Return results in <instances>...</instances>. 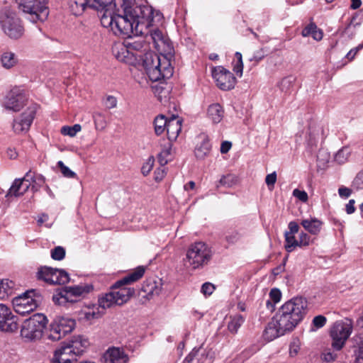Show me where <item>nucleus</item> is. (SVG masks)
Returning <instances> with one entry per match:
<instances>
[{
  "mask_svg": "<svg viewBox=\"0 0 363 363\" xmlns=\"http://www.w3.org/2000/svg\"><path fill=\"white\" fill-rule=\"evenodd\" d=\"M145 268L138 267L133 272L117 281L111 288L109 292L99 298V306L103 309L112 307L113 305H123L126 303L135 294V289L126 286L143 277Z\"/></svg>",
  "mask_w": 363,
  "mask_h": 363,
  "instance_id": "obj_1",
  "label": "nucleus"
},
{
  "mask_svg": "<svg viewBox=\"0 0 363 363\" xmlns=\"http://www.w3.org/2000/svg\"><path fill=\"white\" fill-rule=\"evenodd\" d=\"M308 302L301 296L294 297L285 302L274 316L281 329L291 332L303 319L307 313Z\"/></svg>",
  "mask_w": 363,
  "mask_h": 363,
  "instance_id": "obj_2",
  "label": "nucleus"
},
{
  "mask_svg": "<svg viewBox=\"0 0 363 363\" xmlns=\"http://www.w3.org/2000/svg\"><path fill=\"white\" fill-rule=\"evenodd\" d=\"M100 18L101 25L105 28H110L117 35L130 37L140 34L135 33V23L128 7L124 9L123 15L116 14L114 10H112L106 16H101Z\"/></svg>",
  "mask_w": 363,
  "mask_h": 363,
  "instance_id": "obj_3",
  "label": "nucleus"
},
{
  "mask_svg": "<svg viewBox=\"0 0 363 363\" xmlns=\"http://www.w3.org/2000/svg\"><path fill=\"white\" fill-rule=\"evenodd\" d=\"M143 66L150 79L153 82L169 79L173 74L170 62L164 56L160 57L152 52L145 54Z\"/></svg>",
  "mask_w": 363,
  "mask_h": 363,
  "instance_id": "obj_4",
  "label": "nucleus"
},
{
  "mask_svg": "<svg viewBox=\"0 0 363 363\" xmlns=\"http://www.w3.org/2000/svg\"><path fill=\"white\" fill-rule=\"evenodd\" d=\"M211 248L203 242H196L189 245L184 258V264L192 269H201L212 259Z\"/></svg>",
  "mask_w": 363,
  "mask_h": 363,
  "instance_id": "obj_5",
  "label": "nucleus"
},
{
  "mask_svg": "<svg viewBox=\"0 0 363 363\" xmlns=\"http://www.w3.org/2000/svg\"><path fill=\"white\" fill-rule=\"evenodd\" d=\"M18 9L32 23L44 22L49 16L48 0H19Z\"/></svg>",
  "mask_w": 363,
  "mask_h": 363,
  "instance_id": "obj_6",
  "label": "nucleus"
},
{
  "mask_svg": "<svg viewBox=\"0 0 363 363\" xmlns=\"http://www.w3.org/2000/svg\"><path fill=\"white\" fill-rule=\"evenodd\" d=\"M0 25L4 33L10 38L18 39L24 32L21 19L15 11L5 7L0 12Z\"/></svg>",
  "mask_w": 363,
  "mask_h": 363,
  "instance_id": "obj_7",
  "label": "nucleus"
},
{
  "mask_svg": "<svg viewBox=\"0 0 363 363\" xmlns=\"http://www.w3.org/2000/svg\"><path fill=\"white\" fill-rule=\"evenodd\" d=\"M48 319L42 313H36L26 319L22 325L21 335L28 340H36L41 337L43 330L46 327Z\"/></svg>",
  "mask_w": 363,
  "mask_h": 363,
  "instance_id": "obj_8",
  "label": "nucleus"
},
{
  "mask_svg": "<svg viewBox=\"0 0 363 363\" xmlns=\"http://www.w3.org/2000/svg\"><path fill=\"white\" fill-rule=\"evenodd\" d=\"M92 289L93 286L89 284L65 287L56 291L52 296V301L60 306L73 303L77 301V297L88 294Z\"/></svg>",
  "mask_w": 363,
  "mask_h": 363,
  "instance_id": "obj_9",
  "label": "nucleus"
},
{
  "mask_svg": "<svg viewBox=\"0 0 363 363\" xmlns=\"http://www.w3.org/2000/svg\"><path fill=\"white\" fill-rule=\"evenodd\" d=\"M133 18L135 23V29L136 33H143V28H148L152 26L154 16L153 9L150 6H136L128 7ZM162 16L160 12H157L155 17L160 19Z\"/></svg>",
  "mask_w": 363,
  "mask_h": 363,
  "instance_id": "obj_10",
  "label": "nucleus"
},
{
  "mask_svg": "<svg viewBox=\"0 0 363 363\" xmlns=\"http://www.w3.org/2000/svg\"><path fill=\"white\" fill-rule=\"evenodd\" d=\"M352 320L349 318L336 321L330 330L332 347L335 350H340L352 332Z\"/></svg>",
  "mask_w": 363,
  "mask_h": 363,
  "instance_id": "obj_11",
  "label": "nucleus"
},
{
  "mask_svg": "<svg viewBox=\"0 0 363 363\" xmlns=\"http://www.w3.org/2000/svg\"><path fill=\"white\" fill-rule=\"evenodd\" d=\"M76 325L74 319L68 316L56 317L50 325L48 338L52 341H57L71 333Z\"/></svg>",
  "mask_w": 363,
  "mask_h": 363,
  "instance_id": "obj_12",
  "label": "nucleus"
},
{
  "mask_svg": "<svg viewBox=\"0 0 363 363\" xmlns=\"http://www.w3.org/2000/svg\"><path fill=\"white\" fill-rule=\"evenodd\" d=\"M36 277L38 280H42L50 285L65 284L69 281V274L65 270L47 266L38 268Z\"/></svg>",
  "mask_w": 363,
  "mask_h": 363,
  "instance_id": "obj_13",
  "label": "nucleus"
},
{
  "mask_svg": "<svg viewBox=\"0 0 363 363\" xmlns=\"http://www.w3.org/2000/svg\"><path fill=\"white\" fill-rule=\"evenodd\" d=\"M31 294H34V290L18 294L12 298V304L16 313L25 315L38 307V301Z\"/></svg>",
  "mask_w": 363,
  "mask_h": 363,
  "instance_id": "obj_14",
  "label": "nucleus"
},
{
  "mask_svg": "<svg viewBox=\"0 0 363 363\" xmlns=\"http://www.w3.org/2000/svg\"><path fill=\"white\" fill-rule=\"evenodd\" d=\"M27 100L24 90L20 87H14L6 95L2 106L7 110L18 112L26 105Z\"/></svg>",
  "mask_w": 363,
  "mask_h": 363,
  "instance_id": "obj_15",
  "label": "nucleus"
},
{
  "mask_svg": "<svg viewBox=\"0 0 363 363\" xmlns=\"http://www.w3.org/2000/svg\"><path fill=\"white\" fill-rule=\"evenodd\" d=\"M212 77L217 86L223 91L233 89L237 82L234 74L222 66H218L213 69Z\"/></svg>",
  "mask_w": 363,
  "mask_h": 363,
  "instance_id": "obj_16",
  "label": "nucleus"
},
{
  "mask_svg": "<svg viewBox=\"0 0 363 363\" xmlns=\"http://www.w3.org/2000/svg\"><path fill=\"white\" fill-rule=\"evenodd\" d=\"M38 105L33 104L21 115L18 119H15L13 123V129L15 133H21L27 132L35 116Z\"/></svg>",
  "mask_w": 363,
  "mask_h": 363,
  "instance_id": "obj_17",
  "label": "nucleus"
},
{
  "mask_svg": "<svg viewBox=\"0 0 363 363\" xmlns=\"http://www.w3.org/2000/svg\"><path fill=\"white\" fill-rule=\"evenodd\" d=\"M18 318L13 315L11 309L0 303V330L13 333L18 329Z\"/></svg>",
  "mask_w": 363,
  "mask_h": 363,
  "instance_id": "obj_18",
  "label": "nucleus"
},
{
  "mask_svg": "<svg viewBox=\"0 0 363 363\" xmlns=\"http://www.w3.org/2000/svg\"><path fill=\"white\" fill-rule=\"evenodd\" d=\"M112 53L120 62L133 65L136 61L135 55L128 49V45L123 43H116L112 47Z\"/></svg>",
  "mask_w": 363,
  "mask_h": 363,
  "instance_id": "obj_19",
  "label": "nucleus"
},
{
  "mask_svg": "<svg viewBox=\"0 0 363 363\" xmlns=\"http://www.w3.org/2000/svg\"><path fill=\"white\" fill-rule=\"evenodd\" d=\"M78 356L67 345L61 346L54 354L55 363H72Z\"/></svg>",
  "mask_w": 363,
  "mask_h": 363,
  "instance_id": "obj_20",
  "label": "nucleus"
},
{
  "mask_svg": "<svg viewBox=\"0 0 363 363\" xmlns=\"http://www.w3.org/2000/svg\"><path fill=\"white\" fill-rule=\"evenodd\" d=\"M182 120L178 116L173 115L169 118L167 126V134L168 142L175 141L182 130Z\"/></svg>",
  "mask_w": 363,
  "mask_h": 363,
  "instance_id": "obj_21",
  "label": "nucleus"
},
{
  "mask_svg": "<svg viewBox=\"0 0 363 363\" xmlns=\"http://www.w3.org/2000/svg\"><path fill=\"white\" fill-rule=\"evenodd\" d=\"M104 358V363H127L128 360L123 350L116 347L108 350Z\"/></svg>",
  "mask_w": 363,
  "mask_h": 363,
  "instance_id": "obj_22",
  "label": "nucleus"
},
{
  "mask_svg": "<svg viewBox=\"0 0 363 363\" xmlns=\"http://www.w3.org/2000/svg\"><path fill=\"white\" fill-rule=\"evenodd\" d=\"M114 0H89V8L97 11L101 16H106L114 10Z\"/></svg>",
  "mask_w": 363,
  "mask_h": 363,
  "instance_id": "obj_23",
  "label": "nucleus"
},
{
  "mask_svg": "<svg viewBox=\"0 0 363 363\" xmlns=\"http://www.w3.org/2000/svg\"><path fill=\"white\" fill-rule=\"evenodd\" d=\"M323 133V128L319 125L312 123L308 126L307 132V145L311 149V152L313 150L314 147H317L320 136Z\"/></svg>",
  "mask_w": 363,
  "mask_h": 363,
  "instance_id": "obj_24",
  "label": "nucleus"
},
{
  "mask_svg": "<svg viewBox=\"0 0 363 363\" xmlns=\"http://www.w3.org/2000/svg\"><path fill=\"white\" fill-rule=\"evenodd\" d=\"M161 291L160 286L153 280L145 281L139 291V296L146 299H150L155 295H158Z\"/></svg>",
  "mask_w": 363,
  "mask_h": 363,
  "instance_id": "obj_25",
  "label": "nucleus"
},
{
  "mask_svg": "<svg viewBox=\"0 0 363 363\" xmlns=\"http://www.w3.org/2000/svg\"><path fill=\"white\" fill-rule=\"evenodd\" d=\"M287 332L281 329L279 324L275 321L274 317L272 322L269 323L264 330V337L268 341H272L279 336L284 335Z\"/></svg>",
  "mask_w": 363,
  "mask_h": 363,
  "instance_id": "obj_26",
  "label": "nucleus"
},
{
  "mask_svg": "<svg viewBox=\"0 0 363 363\" xmlns=\"http://www.w3.org/2000/svg\"><path fill=\"white\" fill-rule=\"evenodd\" d=\"M30 188V183L24 182L21 179H16L9 189L6 196L18 197L23 196Z\"/></svg>",
  "mask_w": 363,
  "mask_h": 363,
  "instance_id": "obj_27",
  "label": "nucleus"
},
{
  "mask_svg": "<svg viewBox=\"0 0 363 363\" xmlns=\"http://www.w3.org/2000/svg\"><path fill=\"white\" fill-rule=\"evenodd\" d=\"M67 345L70 347L77 356L82 355L85 349L89 345L87 338L84 336L74 337Z\"/></svg>",
  "mask_w": 363,
  "mask_h": 363,
  "instance_id": "obj_28",
  "label": "nucleus"
},
{
  "mask_svg": "<svg viewBox=\"0 0 363 363\" xmlns=\"http://www.w3.org/2000/svg\"><path fill=\"white\" fill-rule=\"evenodd\" d=\"M17 289L14 281L9 279L0 280V299H6L16 294Z\"/></svg>",
  "mask_w": 363,
  "mask_h": 363,
  "instance_id": "obj_29",
  "label": "nucleus"
},
{
  "mask_svg": "<svg viewBox=\"0 0 363 363\" xmlns=\"http://www.w3.org/2000/svg\"><path fill=\"white\" fill-rule=\"evenodd\" d=\"M301 224L309 233L317 235L320 232L323 223L317 218H311L303 220Z\"/></svg>",
  "mask_w": 363,
  "mask_h": 363,
  "instance_id": "obj_30",
  "label": "nucleus"
},
{
  "mask_svg": "<svg viewBox=\"0 0 363 363\" xmlns=\"http://www.w3.org/2000/svg\"><path fill=\"white\" fill-rule=\"evenodd\" d=\"M224 111L219 104H213L208 106V116L213 123H220L223 118Z\"/></svg>",
  "mask_w": 363,
  "mask_h": 363,
  "instance_id": "obj_31",
  "label": "nucleus"
},
{
  "mask_svg": "<svg viewBox=\"0 0 363 363\" xmlns=\"http://www.w3.org/2000/svg\"><path fill=\"white\" fill-rule=\"evenodd\" d=\"M356 345L354 346V363H363V333L355 337Z\"/></svg>",
  "mask_w": 363,
  "mask_h": 363,
  "instance_id": "obj_32",
  "label": "nucleus"
},
{
  "mask_svg": "<svg viewBox=\"0 0 363 363\" xmlns=\"http://www.w3.org/2000/svg\"><path fill=\"white\" fill-rule=\"evenodd\" d=\"M86 8H89V0H71L70 9L75 16H80Z\"/></svg>",
  "mask_w": 363,
  "mask_h": 363,
  "instance_id": "obj_33",
  "label": "nucleus"
},
{
  "mask_svg": "<svg viewBox=\"0 0 363 363\" xmlns=\"http://www.w3.org/2000/svg\"><path fill=\"white\" fill-rule=\"evenodd\" d=\"M302 35L303 37L311 35L314 40L318 41L323 38V32L318 29L317 26L311 23L303 29Z\"/></svg>",
  "mask_w": 363,
  "mask_h": 363,
  "instance_id": "obj_34",
  "label": "nucleus"
},
{
  "mask_svg": "<svg viewBox=\"0 0 363 363\" xmlns=\"http://www.w3.org/2000/svg\"><path fill=\"white\" fill-rule=\"evenodd\" d=\"M172 143L167 142L161 152L158 154V162L162 167L166 165L171 160Z\"/></svg>",
  "mask_w": 363,
  "mask_h": 363,
  "instance_id": "obj_35",
  "label": "nucleus"
},
{
  "mask_svg": "<svg viewBox=\"0 0 363 363\" xmlns=\"http://www.w3.org/2000/svg\"><path fill=\"white\" fill-rule=\"evenodd\" d=\"M99 306H93L91 308H87L81 312V318L86 320H91L100 318L103 312L99 311Z\"/></svg>",
  "mask_w": 363,
  "mask_h": 363,
  "instance_id": "obj_36",
  "label": "nucleus"
},
{
  "mask_svg": "<svg viewBox=\"0 0 363 363\" xmlns=\"http://www.w3.org/2000/svg\"><path fill=\"white\" fill-rule=\"evenodd\" d=\"M127 38L128 40H125L124 43L128 45V49L130 50L132 52H133V51L142 50L145 45V40L140 38H132V35Z\"/></svg>",
  "mask_w": 363,
  "mask_h": 363,
  "instance_id": "obj_37",
  "label": "nucleus"
},
{
  "mask_svg": "<svg viewBox=\"0 0 363 363\" xmlns=\"http://www.w3.org/2000/svg\"><path fill=\"white\" fill-rule=\"evenodd\" d=\"M211 145L208 139H204L195 149V155L199 159H203L210 152Z\"/></svg>",
  "mask_w": 363,
  "mask_h": 363,
  "instance_id": "obj_38",
  "label": "nucleus"
},
{
  "mask_svg": "<svg viewBox=\"0 0 363 363\" xmlns=\"http://www.w3.org/2000/svg\"><path fill=\"white\" fill-rule=\"evenodd\" d=\"M150 37L152 40L154 44V47L160 50L161 46L164 45L166 43V40L162 33L159 29H154L150 31Z\"/></svg>",
  "mask_w": 363,
  "mask_h": 363,
  "instance_id": "obj_39",
  "label": "nucleus"
},
{
  "mask_svg": "<svg viewBox=\"0 0 363 363\" xmlns=\"http://www.w3.org/2000/svg\"><path fill=\"white\" fill-rule=\"evenodd\" d=\"M169 118H167L164 115L157 116L154 121L155 131L157 135H161L167 130V123Z\"/></svg>",
  "mask_w": 363,
  "mask_h": 363,
  "instance_id": "obj_40",
  "label": "nucleus"
},
{
  "mask_svg": "<svg viewBox=\"0 0 363 363\" xmlns=\"http://www.w3.org/2000/svg\"><path fill=\"white\" fill-rule=\"evenodd\" d=\"M1 62L4 67L10 69L16 64L17 60L14 53L5 52L1 55Z\"/></svg>",
  "mask_w": 363,
  "mask_h": 363,
  "instance_id": "obj_41",
  "label": "nucleus"
},
{
  "mask_svg": "<svg viewBox=\"0 0 363 363\" xmlns=\"http://www.w3.org/2000/svg\"><path fill=\"white\" fill-rule=\"evenodd\" d=\"M284 247L286 252H291L298 247V240L295 238V235L291 233H285Z\"/></svg>",
  "mask_w": 363,
  "mask_h": 363,
  "instance_id": "obj_42",
  "label": "nucleus"
},
{
  "mask_svg": "<svg viewBox=\"0 0 363 363\" xmlns=\"http://www.w3.org/2000/svg\"><path fill=\"white\" fill-rule=\"evenodd\" d=\"M243 323L244 318L242 315L240 314L235 315L231 317V320L228 325V328L230 333H236Z\"/></svg>",
  "mask_w": 363,
  "mask_h": 363,
  "instance_id": "obj_43",
  "label": "nucleus"
},
{
  "mask_svg": "<svg viewBox=\"0 0 363 363\" xmlns=\"http://www.w3.org/2000/svg\"><path fill=\"white\" fill-rule=\"evenodd\" d=\"M355 18V16H353L351 18L350 22L342 30H341L340 28L338 30L342 36H347L349 39L353 38L355 35V27L357 25H358V23L353 25V22Z\"/></svg>",
  "mask_w": 363,
  "mask_h": 363,
  "instance_id": "obj_44",
  "label": "nucleus"
},
{
  "mask_svg": "<svg viewBox=\"0 0 363 363\" xmlns=\"http://www.w3.org/2000/svg\"><path fill=\"white\" fill-rule=\"evenodd\" d=\"M350 148L347 147H343L340 149L335 155V160L338 164H344L346 162L350 155Z\"/></svg>",
  "mask_w": 363,
  "mask_h": 363,
  "instance_id": "obj_45",
  "label": "nucleus"
},
{
  "mask_svg": "<svg viewBox=\"0 0 363 363\" xmlns=\"http://www.w3.org/2000/svg\"><path fill=\"white\" fill-rule=\"evenodd\" d=\"M236 61L233 62V71L240 77H242L243 72V62L242 56L240 52H236L235 54Z\"/></svg>",
  "mask_w": 363,
  "mask_h": 363,
  "instance_id": "obj_46",
  "label": "nucleus"
},
{
  "mask_svg": "<svg viewBox=\"0 0 363 363\" xmlns=\"http://www.w3.org/2000/svg\"><path fill=\"white\" fill-rule=\"evenodd\" d=\"M295 82L293 76H288L282 79L279 83V89L282 92L288 93Z\"/></svg>",
  "mask_w": 363,
  "mask_h": 363,
  "instance_id": "obj_47",
  "label": "nucleus"
},
{
  "mask_svg": "<svg viewBox=\"0 0 363 363\" xmlns=\"http://www.w3.org/2000/svg\"><path fill=\"white\" fill-rule=\"evenodd\" d=\"M81 129L82 127L79 124H74L72 126L65 125L62 127L61 133L64 135L74 137L77 135L78 132L81 130Z\"/></svg>",
  "mask_w": 363,
  "mask_h": 363,
  "instance_id": "obj_48",
  "label": "nucleus"
},
{
  "mask_svg": "<svg viewBox=\"0 0 363 363\" xmlns=\"http://www.w3.org/2000/svg\"><path fill=\"white\" fill-rule=\"evenodd\" d=\"M298 247L303 248L309 246L313 242L314 239H312L311 236L306 233L301 232L298 237Z\"/></svg>",
  "mask_w": 363,
  "mask_h": 363,
  "instance_id": "obj_49",
  "label": "nucleus"
},
{
  "mask_svg": "<svg viewBox=\"0 0 363 363\" xmlns=\"http://www.w3.org/2000/svg\"><path fill=\"white\" fill-rule=\"evenodd\" d=\"M50 255L54 260H62L65 257V250L61 246L55 247L51 250Z\"/></svg>",
  "mask_w": 363,
  "mask_h": 363,
  "instance_id": "obj_50",
  "label": "nucleus"
},
{
  "mask_svg": "<svg viewBox=\"0 0 363 363\" xmlns=\"http://www.w3.org/2000/svg\"><path fill=\"white\" fill-rule=\"evenodd\" d=\"M155 92L157 94L158 99L162 101L163 99L168 98L169 94V87L168 89L164 88L162 84H159L155 87Z\"/></svg>",
  "mask_w": 363,
  "mask_h": 363,
  "instance_id": "obj_51",
  "label": "nucleus"
},
{
  "mask_svg": "<svg viewBox=\"0 0 363 363\" xmlns=\"http://www.w3.org/2000/svg\"><path fill=\"white\" fill-rule=\"evenodd\" d=\"M352 187L356 191L363 190V170L354 177L352 182Z\"/></svg>",
  "mask_w": 363,
  "mask_h": 363,
  "instance_id": "obj_52",
  "label": "nucleus"
},
{
  "mask_svg": "<svg viewBox=\"0 0 363 363\" xmlns=\"http://www.w3.org/2000/svg\"><path fill=\"white\" fill-rule=\"evenodd\" d=\"M199 349H193L192 351L185 357L183 363H199Z\"/></svg>",
  "mask_w": 363,
  "mask_h": 363,
  "instance_id": "obj_53",
  "label": "nucleus"
},
{
  "mask_svg": "<svg viewBox=\"0 0 363 363\" xmlns=\"http://www.w3.org/2000/svg\"><path fill=\"white\" fill-rule=\"evenodd\" d=\"M94 123L96 129L103 130L106 127L104 116L101 113H95L94 115Z\"/></svg>",
  "mask_w": 363,
  "mask_h": 363,
  "instance_id": "obj_54",
  "label": "nucleus"
},
{
  "mask_svg": "<svg viewBox=\"0 0 363 363\" xmlns=\"http://www.w3.org/2000/svg\"><path fill=\"white\" fill-rule=\"evenodd\" d=\"M57 167L60 169V171L64 177L67 178H74L76 174L72 171L68 167L65 165L63 162L59 161L57 162Z\"/></svg>",
  "mask_w": 363,
  "mask_h": 363,
  "instance_id": "obj_55",
  "label": "nucleus"
},
{
  "mask_svg": "<svg viewBox=\"0 0 363 363\" xmlns=\"http://www.w3.org/2000/svg\"><path fill=\"white\" fill-rule=\"evenodd\" d=\"M327 322V319L324 315H319L315 316L312 320V325L316 328L319 329L323 328Z\"/></svg>",
  "mask_w": 363,
  "mask_h": 363,
  "instance_id": "obj_56",
  "label": "nucleus"
},
{
  "mask_svg": "<svg viewBox=\"0 0 363 363\" xmlns=\"http://www.w3.org/2000/svg\"><path fill=\"white\" fill-rule=\"evenodd\" d=\"M45 182V177L41 174H35L33 184L32 185V190L33 191H37L38 189L44 184Z\"/></svg>",
  "mask_w": 363,
  "mask_h": 363,
  "instance_id": "obj_57",
  "label": "nucleus"
},
{
  "mask_svg": "<svg viewBox=\"0 0 363 363\" xmlns=\"http://www.w3.org/2000/svg\"><path fill=\"white\" fill-rule=\"evenodd\" d=\"M155 160L153 157H150L147 162L143 165L141 168L142 174L147 176L152 170L154 165Z\"/></svg>",
  "mask_w": 363,
  "mask_h": 363,
  "instance_id": "obj_58",
  "label": "nucleus"
},
{
  "mask_svg": "<svg viewBox=\"0 0 363 363\" xmlns=\"http://www.w3.org/2000/svg\"><path fill=\"white\" fill-rule=\"evenodd\" d=\"M242 238V235L238 231H233L226 235L225 239L228 242L234 244L239 241Z\"/></svg>",
  "mask_w": 363,
  "mask_h": 363,
  "instance_id": "obj_59",
  "label": "nucleus"
},
{
  "mask_svg": "<svg viewBox=\"0 0 363 363\" xmlns=\"http://www.w3.org/2000/svg\"><path fill=\"white\" fill-rule=\"evenodd\" d=\"M269 298L275 304L279 303L281 298V291L278 289H272L269 292Z\"/></svg>",
  "mask_w": 363,
  "mask_h": 363,
  "instance_id": "obj_60",
  "label": "nucleus"
},
{
  "mask_svg": "<svg viewBox=\"0 0 363 363\" xmlns=\"http://www.w3.org/2000/svg\"><path fill=\"white\" fill-rule=\"evenodd\" d=\"M104 106L108 108H113L117 105V99L113 96H107L104 101Z\"/></svg>",
  "mask_w": 363,
  "mask_h": 363,
  "instance_id": "obj_61",
  "label": "nucleus"
},
{
  "mask_svg": "<svg viewBox=\"0 0 363 363\" xmlns=\"http://www.w3.org/2000/svg\"><path fill=\"white\" fill-rule=\"evenodd\" d=\"M293 196L302 202H306L308 199L307 193L305 191H301L298 189H295L293 191Z\"/></svg>",
  "mask_w": 363,
  "mask_h": 363,
  "instance_id": "obj_62",
  "label": "nucleus"
},
{
  "mask_svg": "<svg viewBox=\"0 0 363 363\" xmlns=\"http://www.w3.org/2000/svg\"><path fill=\"white\" fill-rule=\"evenodd\" d=\"M214 289V286L212 284L206 282L202 285L201 292L205 296H209L212 294Z\"/></svg>",
  "mask_w": 363,
  "mask_h": 363,
  "instance_id": "obj_63",
  "label": "nucleus"
},
{
  "mask_svg": "<svg viewBox=\"0 0 363 363\" xmlns=\"http://www.w3.org/2000/svg\"><path fill=\"white\" fill-rule=\"evenodd\" d=\"M265 56V52L263 49H259L253 53L252 57L250 59V61H255L256 63L262 60Z\"/></svg>",
  "mask_w": 363,
  "mask_h": 363,
  "instance_id": "obj_64",
  "label": "nucleus"
}]
</instances>
